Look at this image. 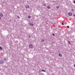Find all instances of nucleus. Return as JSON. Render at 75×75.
<instances>
[{"label":"nucleus","instance_id":"9d476101","mask_svg":"<svg viewBox=\"0 0 75 75\" xmlns=\"http://www.w3.org/2000/svg\"><path fill=\"white\" fill-rule=\"evenodd\" d=\"M0 50H3L2 47H1V46H0Z\"/></svg>","mask_w":75,"mask_h":75},{"label":"nucleus","instance_id":"f3484780","mask_svg":"<svg viewBox=\"0 0 75 75\" xmlns=\"http://www.w3.org/2000/svg\"><path fill=\"white\" fill-rule=\"evenodd\" d=\"M67 28H69V26H67Z\"/></svg>","mask_w":75,"mask_h":75},{"label":"nucleus","instance_id":"0eeeda50","mask_svg":"<svg viewBox=\"0 0 75 75\" xmlns=\"http://www.w3.org/2000/svg\"><path fill=\"white\" fill-rule=\"evenodd\" d=\"M30 25H31L32 26H33V25L32 23H30Z\"/></svg>","mask_w":75,"mask_h":75},{"label":"nucleus","instance_id":"cd10ccee","mask_svg":"<svg viewBox=\"0 0 75 75\" xmlns=\"http://www.w3.org/2000/svg\"><path fill=\"white\" fill-rule=\"evenodd\" d=\"M1 19V17H0V20Z\"/></svg>","mask_w":75,"mask_h":75},{"label":"nucleus","instance_id":"ddd939ff","mask_svg":"<svg viewBox=\"0 0 75 75\" xmlns=\"http://www.w3.org/2000/svg\"><path fill=\"white\" fill-rule=\"evenodd\" d=\"M40 75H44V74L43 73H41L40 74Z\"/></svg>","mask_w":75,"mask_h":75},{"label":"nucleus","instance_id":"2eb2a0df","mask_svg":"<svg viewBox=\"0 0 75 75\" xmlns=\"http://www.w3.org/2000/svg\"><path fill=\"white\" fill-rule=\"evenodd\" d=\"M42 71H43V72H45V71L44 70H42Z\"/></svg>","mask_w":75,"mask_h":75},{"label":"nucleus","instance_id":"f8f14e48","mask_svg":"<svg viewBox=\"0 0 75 75\" xmlns=\"http://www.w3.org/2000/svg\"><path fill=\"white\" fill-rule=\"evenodd\" d=\"M42 42H44V39H42L41 40Z\"/></svg>","mask_w":75,"mask_h":75},{"label":"nucleus","instance_id":"4be33fe9","mask_svg":"<svg viewBox=\"0 0 75 75\" xmlns=\"http://www.w3.org/2000/svg\"><path fill=\"white\" fill-rule=\"evenodd\" d=\"M74 4H75V0L74 1Z\"/></svg>","mask_w":75,"mask_h":75},{"label":"nucleus","instance_id":"f257e3e1","mask_svg":"<svg viewBox=\"0 0 75 75\" xmlns=\"http://www.w3.org/2000/svg\"><path fill=\"white\" fill-rule=\"evenodd\" d=\"M68 14L69 16H71L72 15V14L71 12L68 13Z\"/></svg>","mask_w":75,"mask_h":75},{"label":"nucleus","instance_id":"4468645a","mask_svg":"<svg viewBox=\"0 0 75 75\" xmlns=\"http://www.w3.org/2000/svg\"><path fill=\"white\" fill-rule=\"evenodd\" d=\"M56 8H59V6H56Z\"/></svg>","mask_w":75,"mask_h":75},{"label":"nucleus","instance_id":"5701e85b","mask_svg":"<svg viewBox=\"0 0 75 75\" xmlns=\"http://www.w3.org/2000/svg\"><path fill=\"white\" fill-rule=\"evenodd\" d=\"M44 6H46V5L45 4H44Z\"/></svg>","mask_w":75,"mask_h":75},{"label":"nucleus","instance_id":"6e6552de","mask_svg":"<svg viewBox=\"0 0 75 75\" xmlns=\"http://www.w3.org/2000/svg\"><path fill=\"white\" fill-rule=\"evenodd\" d=\"M0 16L1 17L3 16V14L2 13H0Z\"/></svg>","mask_w":75,"mask_h":75},{"label":"nucleus","instance_id":"423d86ee","mask_svg":"<svg viewBox=\"0 0 75 75\" xmlns=\"http://www.w3.org/2000/svg\"><path fill=\"white\" fill-rule=\"evenodd\" d=\"M47 8L48 9H50V6H47Z\"/></svg>","mask_w":75,"mask_h":75},{"label":"nucleus","instance_id":"39448f33","mask_svg":"<svg viewBox=\"0 0 75 75\" xmlns=\"http://www.w3.org/2000/svg\"><path fill=\"white\" fill-rule=\"evenodd\" d=\"M59 57H62V54L60 53L59 54Z\"/></svg>","mask_w":75,"mask_h":75},{"label":"nucleus","instance_id":"f03ea898","mask_svg":"<svg viewBox=\"0 0 75 75\" xmlns=\"http://www.w3.org/2000/svg\"><path fill=\"white\" fill-rule=\"evenodd\" d=\"M4 63V62L3 60H1L0 61V64H3Z\"/></svg>","mask_w":75,"mask_h":75},{"label":"nucleus","instance_id":"a878e982","mask_svg":"<svg viewBox=\"0 0 75 75\" xmlns=\"http://www.w3.org/2000/svg\"><path fill=\"white\" fill-rule=\"evenodd\" d=\"M74 15V17H75V15Z\"/></svg>","mask_w":75,"mask_h":75},{"label":"nucleus","instance_id":"c85d7f7f","mask_svg":"<svg viewBox=\"0 0 75 75\" xmlns=\"http://www.w3.org/2000/svg\"><path fill=\"white\" fill-rule=\"evenodd\" d=\"M29 75H31V74H29Z\"/></svg>","mask_w":75,"mask_h":75},{"label":"nucleus","instance_id":"412c9836","mask_svg":"<svg viewBox=\"0 0 75 75\" xmlns=\"http://www.w3.org/2000/svg\"><path fill=\"white\" fill-rule=\"evenodd\" d=\"M52 35H53V36H55V35L54 34H53Z\"/></svg>","mask_w":75,"mask_h":75},{"label":"nucleus","instance_id":"7ed1b4c3","mask_svg":"<svg viewBox=\"0 0 75 75\" xmlns=\"http://www.w3.org/2000/svg\"><path fill=\"white\" fill-rule=\"evenodd\" d=\"M29 47L30 48H32L33 47V45H29Z\"/></svg>","mask_w":75,"mask_h":75},{"label":"nucleus","instance_id":"b1692460","mask_svg":"<svg viewBox=\"0 0 75 75\" xmlns=\"http://www.w3.org/2000/svg\"><path fill=\"white\" fill-rule=\"evenodd\" d=\"M68 42L69 43V44H70V42L68 41Z\"/></svg>","mask_w":75,"mask_h":75},{"label":"nucleus","instance_id":"aec40b11","mask_svg":"<svg viewBox=\"0 0 75 75\" xmlns=\"http://www.w3.org/2000/svg\"><path fill=\"white\" fill-rule=\"evenodd\" d=\"M64 23H63V22H62V25H64Z\"/></svg>","mask_w":75,"mask_h":75},{"label":"nucleus","instance_id":"bb28decb","mask_svg":"<svg viewBox=\"0 0 75 75\" xmlns=\"http://www.w3.org/2000/svg\"><path fill=\"white\" fill-rule=\"evenodd\" d=\"M74 67H75V64H74Z\"/></svg>","mask_w":75,"mask_h":75},{"label":"nucleus","instance_id":"6ab92c4d","mask_svg":"<svg viewBox=\"0 0 75 75\" xmlns=\"http://www.w3.org/2000/svg\"><path fill=\"white\" fill-rule=\"evenodd\" d=\"M17 17L18 18H20V16H18Z\"/></svg>","mask_w":75,"mask_h":75},{"label":"nucleus","instance_id":"9b49d317","mask_svg":"<svg viewBox=\"0 0 75 75\" xmlns=\"http://www.w3.org/2000/svg\"><path fill=\"white\" fill-rule=\"evenodd\" d=\"M28 18H31V16H28Z\"/></svg>","mask_w":75,"mask_h":75},{"label":"nucleus","instance_id":"a211bd4d","mask_svg":"<svg viewBox=\"0 0 75 75\" xmlns=\"http://www.w3.org/2000/svg\"><path fill=\"white\" fill-rule=\"evenodd\" d=\"M74 11V9H72L71 10V11Z\"/></svg>","mask_w":75,"mask_h":75},{"label":"nucleus","instance_id":"20e7f679","mask_svg":"<svg viewBox=\"0 0 75 75\" xmlns=\"http://www.w3.org/2000/svg\"><path fill=\"white\" fill-rule=\"evenodd\" d=\"M25 7L26 8H29V6L28 5H26L25 6Z\"/></svg>","mask_w":75,"mask_h":75},{"label":"nucleus","instance_id":"393cba45","mask_svg":"<svg viewBox=\"0 0 75 75\" xmlns=\"http://www.w3.org/2000/svg\"><path fill=\"white\" fill-rule=\"evenodd\" d=\"M29 38H30V36H29Z\"/></svg>","mask_w":75,"mask_h":75},{"label":"nucleus","instance_id":"1a4fd4ad","mask_svg":"<svg viewBox=\"0 0 75 75\" xmlns=\"http://www.w3.org/2000/svg\"><path fill=\"white\" fill-rule=\"evenodd\" d=\"M52 23L53 24H55V21H54L53 23V22H52Z\"/></svg>","mask_w":75,"mask_h":75},{"label":"nucleus","instance_id":"dca6fc26","mask_svg":"<svg viewBox=\"0 0 75 75\" xmlns=\"http://www.w3.org/2000/svg\"><path fill=\"white\" fill-rule=\"evenodd\" d=\"M4 61H6V60H7V59H6V58H4Z\"/></svg>","mask_w":75,"mask_h":75}]
</instances>
